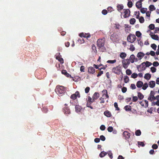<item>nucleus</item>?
Here are the masks:
<instances>
[{
	"mask_svg": "<svg viewBox=\"0 0 159 159\" xmlns=\"http://www.w3.org/2000/svg\"><path fill=\"white\" fill-rule=\"evenodd\" d=\"M57 94L60 96H62L66 92L65 88L62 86L57 85L55 89Z\"/></svg>",
	"mask_w": 159,
	"mask_h": 159,
	"instance_id": "f257e3e1",
	"label": "nucleus"
},
{
	"mask_svg": "<svg viewBox=\"0 0 159 159\" xmlns=\"http://www.w3.org/2000/svg\"><path fill=\"white\" fill-rule=\"evenodd\" d=\"M105 39L104 38L101 39H99L97 41V45L99 48L103 47L105 44Z\"/></svg>",
	"mask_w": 159,
	"mask_h": 159,
	"instance_id": "f03ea898",
	"label": "nucleus"
},
{
	"mask_svg": "<svg viewBox=\"0 0 159 159\" xmlns=\"http://www.w3.org/2000/svg\"><path fill=\"white\" fill-rule=\"evenodd\" d=\"M136 37L134 34H129L127 38V40L131 43H133L135 40Z\"/></svg>",
	"mask_w": 159,
	"mask_h": 159,
	"instance_id": "7ed1b4c3",
	"label": "nucleus"
},
{
	"mask_svg": "<svg viewBox=\"0 0 159 159\" xmlns=\"http://www.w3.org/2000/svg\"><path fill=\"white\" fill-rule=\"evenodd\" d=\"M112 71L113 73L119 75L121 71V66H118L116 67H114L112 68Z\"/></svg>",
	"mask_w": 159,
	"mask_h": 159,
	"instance_id": "20e7f679",
	"label": "nucleus"
},
{
	"mask_svg": "<svg viewBox=\"0 0 159 159\" xmlns=\"http://www.w3.org/2000/svg\"><path fill=\"white\" fill-rule=\"evenodd\" d=\"M122 63L123 67L125 69H126L127 68L128 66L129 65L130 62L129 59H127L123 60L122 61Z\"/></svg>",
	"mask_w": 159,
	"mask_h": 159,
	"instance_id": "39448f33",
	"label": "nucleus"
},
{
	"mask_svg": "<svg viewBox=\"0 0 159 159\" xmlns=\"http://www.w3.org/2000/svg\"><path fill=\"white\" fill-rule=\"evenodd\" d=\"M111 40L114 42H117L118 41L119 36L115 33H113L111 36Z\"/></svg>",
	"mask_w": 159,
	"mask_h": 159,
	"instance_id": "423d86ee",
	"label": "nucleus"
},
{
	"mask_svg": "<svg viewBox=\"0 0 159 159\" xmlns=\"http://www.w3.org/2000/svg\"><path fill=\"white\" fill-rule=\"evenodd\" d=\"M80 97V94L79 92L78 91H76L75 93L71 95L70 98L72 100H74L76 99L77 97L79 98Z\"/></svg>",
	"mask_w": 159,
	"mask_h": 159,
	"instance_id": "0eeeda50",
	"label": "nucleus"
},
{
	"mask_svg": "<svg viewBox=\"0 0 159 159\" xmlns=\"http://www.w3.org/2000/svg\"><path fill=\"white\" fill-rule=\"evenodd\" d=\"M145 65L141 64L139 65H138L137 67L139 71H140L141 70H144L146 69V68L144 67Z\"/></svg>",
	"mask_w": 159,
	"mask_h": 159,
	"instance_id": "6e6552de",
	"label": "nucleus"
},
{
	"mask_svg": "<svg viewBox=\"0 0 159 159\" xmlns=\"http://www.w3.org/2000/svg\"><path fill=\"white\" fill-rule=\"evenodd\" d=\"M65 107L63 108L64 113L66 114H70V111L69 108L67 107V105L66 104H65Z\"/></svg>",
	"mask_w": 159,
	"mask_h": 159,
	"instance_id": "1a4fd4ad",
	"label": "nucleus"
},
{
	"mask_svg": "<svg viewBox=\"0 0 159 159\" xmlns=\"http://www.w3.org/2000/svg\"><path fill=\"white\" fill-rule=\"evenodd\" d=\"M130 11L129 9L125 10L124 11V18L128 17L130 15Z\"/></svg>",
	"mask_w": 159,
	"mask_h": 159,
	"instance_id": "9d476101",
	"label": "nucleus"
},
{
	"mask_svg": "<svg viewBox=\"0 0 159 159\" xmlns=\"http://www.w3.org/2000/svg\"><path fill=\"white\" fill-rule=\"evenodd\" d=\"M79 36L80 37H83L84 38H86L87 39L90 37L91 36L89 34H86L83 33H82L79 34Z\"/></svg>",
	"mask_w": 159,
	"mask_h": 159,
	"instance_id": "9b49d317",
	"label": "nucleus"
},
{
	"mask_svg": "<svg viewBox=\"0 0 159 159\" xmlns=\"http://www.w3.org/2000/svg\"><path fill=\"white\" fill-rule=\"evenodd\" d=\"M88 71L89 73L93 74L95 72V69L93 67H89L88 68Z\"/></svg>",
	"mask_w": 159,
	"mask_h": 159,
	"instance_id": "f8f14e48",
	"label": "nucleus"
},
{
	"mask_svg": "<svg viewBox=\"0 0 159 159\" xmlns=\"http://www.w3.org/2000/svg\"><path fill=\"white\" fill-rule=\"evenodd\" d=\"M123 134L126 139H128L130 138V134L127 131H125L123 133Z\"/></svg>",
	"mask_w": 159,
	"mask_h": 159,
	"instance_id": "ddd939ff",
	"label": "nucleus"
},
{
	"mask_svg": "<svg viewBox=\"0 0 159 159\" xmlns=\"http://www.w3.org/2000/svg\"><path fill=\"white\" fill-rule=\"evenodd\" d=\"M100 96L99 93L98 92H95L92 97L93 100L97 99Z\"/></svg>",
	"mask_w": 159,
	"mask_h": 159,
	"instance_id": "4468645a",
	"label": "nucleus"
},
{
	"mask_svg": "<svg viewBox=\"0 0 159 159\" xmlns=\"http://www.w3.org/2000/svg\"><path fill=\"white\" fill-rule=\"evenodd\" d=\"M144 53L143 52H139L138 53L137 57L139 60H141L144 56Z\"/></svg>",
	"mask_w": 159,
	"mask_h": 159,
	"instance_id": "2eb2a0df",
	"label": "nucleus"
},
{
	"mask_svg": "<svg viewBox=\"0 0 159 159\" xmlns=\"http://www.w3.org/2000/svg\"><path fill=\"white\" fill-rule=\"evenodd\" d=\"M82 109V107L81 106H80L79 105H76L75 106V111L77 112H80L81 109Z\"/></svg>",
	"mask_w": 159,
	"mask_h": 159,
	"instance_id": "dca6fc26",
	"label": "nucleus"
},
{
	"mask_svg": "<svg viewBox=\"0 0 159 159\" xmlns=\"http://www.w3.org/2000/svg\"><path fill=\"white\" fill-rule=\"evenodd\" d=\"M135 59V56L134 54H132L130 55L129 61L131 63H133L134 62V59Z\"/></svg>",
	"mask_w": 159,
	"mask_h": 159,
	"instance_id": "f3484780",
	"label": "nucleus"
},
{
	"mask_svg": "<svg viewBox=\"0 0 159 159\" xmlns=\"http://www.w3.org/2000/svg\"><path fill=\"white\" fill-rule=\"evenodd\" d=\"M104 114L106 116L108 117H110L111 116V112L108 110L105 111Z\"/></svg>",
	"mask_w": 159,
	"mask_h": 159,
	"instance_id": "a211bd4d",
	"label": "nucleus"
},
{
	"mask_svg": "<svg viewBox=\"0 0 159 159\" xmlns=\"http://www.w3.org/2000/svg\"><path fill=\"white\" fill-rule=\"evenodd\" d=\"M143 85V82L141 81H138L136 83V86L138 88H140L142 87Z\"/></svg>",
	"mask_w": 159,
	"mask_h": 159,
	"instance_id": "6ab92c4d",
	"label": "nucleus"
},
{
	"mask_svg": "<svg viewBox=\"0 0 159 159\" xmlns=\"http://www.w3.org/2000/svg\"><path fill=\"white\" fill-rule=\"evenodd\" d=\"M61 73L64 75L66 77H71V76L65 70H63L61 71Z\"/></svg>",
	"mask_w": 159,
	"mask_h": 159,
	"instance_id": "aec40b11",
	"label": "nucleus"
},
{
	"mask_svg": "<svg viewBox=\"0 0 159 159\" xmlns=\"http://www.w3.org/2000/svg\"><path fill=\"white\" fill-rule=\"evenodd\" d=\"M124 6L122 4H118L117 6V9L118 11H120L123 9Z\"/></svg>",
	"mask_w": 159,
	"mask_h": 159,
	"instance_id": "412c9836",
	"label": "nucleus"
},
{
	"mask_svg": "<svg viewBox=\"0 0 159 159\" xmlns=\"http://www.w3.org/2000/svg\"><path fill=\"white\" fill-rule=\"evenodd\" d=\"M149 87L151 88H153L155 85V82L154 81H151L149 83Z\"/></svg>",
	"mask_w": 159,
	"mask_h": 159,
	"instance_id": "4be33fe9",
	"label": "nucleus"
},
{
	"mask_svg": "<svg viewBox=\"0 0 159 159\" xmlns=\"http://www.w3.org/2000/svg\"><path fill=\"white\" fill-rule=\"evenodd\" d=\"M148 99L151 102L153 100H155V97L150 94Z\"/></svg>",
	"mask_w": 159,
	"mask_h": 159,
	"instance_id": "5701e85b",
	"label": "nucleus"
},
{
	"mask_svg": "<svg viewBox=\"0 0 159 159\" xmlns=\"http://www.w3.org/2000/svg\"><path fill=\"white\" fill-rule=\"evenodd\" d=\"M136 6L138 9L141 8L142 6V2L139 1L137 2L136 3Z\"/></svg>",
	"mask_w": 159,
	"mask_h": 159,
	"instance_id": "b1692460",
	"label": "nucleus"
},
{
	"mask_svg": "<svg viewBox=\"0 0 159 159\" xmlns=\"http://www.w3.org/2000/svg\"><path fill=\"white\" fill-rule=\"evenodd\" d=\"M151 75L149 73H146L145 74L144 78L147 80H149L151 78Z\"/></svg>",
	"mask_w": 159,
	"mask_h": 159,
	"instance_id": "393cba45",
	"label": "nucleus"
},
{
	"mask_svg": "<svg viewBox=\"0 0 159 159\" xmlns=\"http://www.w3.org/2000/svg\"><path fill=\"white\" fill-rule=\"evenodd\" d=\"M144 64L146 65V66L148 67L152 65L151 62L148 61H146V62H143L142 63V65Z\"/></svg>",
	"mask_w": 159,
	"mask_h": 159,
	"instance_id": "a878e982",
	"label": "nucleus"
},
{
	"mask_svg": "<svg viewBox=\"0 0 159 159\" xmlns=\"http://www.w3.org/2000/svg\"><path fill=\"white\" fill-rule=\"evenodd\" d=\"M151 37L152 39L155 40H158L159 39V38L158 36L157 35H151Z\"/></svg>",
	"mask_w": 159,
	"mask_h": 159,
	"instance_id": "bb28decb",
	"label": "nucleus"
},
{
	"mask_svg": "<svg viewBox=\"0 0 159 159\" xmlns=\"http://www.w3.org/2000/svg\"><path fill=\"white\" fill-rule=\"evenodd\" d=\"M124 109L127 111H131V107L130 106H126L125 107Z\"/></svg>",
	"mask_w": 159,
	"mask_h": 159,
	"instance_id": "cd10ccee",
	"label": "nucleus"
},
{
	"mask_svg": "<svg viewBox=\"0 0 159 159\" xmlns=\"http://www.w3.org/2000/svg\"><path fill=\"white\" fill-rule=\"evenodd\" d=\"M56 59L58 60L59 61H60L61 63H63L64 62V60L60 56H57L56 57Z\"/></svg>",
	"mask_w": 159,
	"mask_h": 159,
	"instance_id": "c85d7f7f",
	"label": "nucleus"
},
{
	"mask_svg": "<svg viewBox=\"0 0 159 159\" xmlns=\"http://www.w3.org/2000/svg\"><path fill=\"white\" fill-rule=\"evenodd\" d=\"M92 98L91 97L89 96L88 98V99L87 101L86 105H90L92 103Z\"/></svg>",
	"mask_w": 159,
	"mask_h": 159,
	"instance_id": "c756f323",
	"label": "nucleus"
},
{
	"mask_svg": "<svg viewBox=\"0 0 159 159\" xmlns=\"http://www.w3.org/2000/svg\"><path fill=\"white\" fill-rule=\"evenodd\" d=\"M138 96L139 99L142 100L144 96L141 93L138 92Z\"/></svg>",
	"mask_w": 159,
	"mask_h": 159,
	"instance_id": "7c9ffc66",
	"label": "nucleus"
},
{
	"mask_svg": "<svg viewBox=\"0 0 159 159\" xmlns=\"http://www.w3.org/2000/svg\"><path fill=\"white\" fill-rule=\"evenodd\" d=\"M120 56L122 59H123L126 56V54L125 52H122L120 53Z\"/></svg>",
	"mask_w": 159,
	"mask_h": 159,
	"instance_id": "2f4dec72",
	"label": "nucleus"
},
{
	"mask_svg": "<svg viewBox=\"0 0 159 159\" xmlns=\"http://www.w3.org/2000/svg\"><path fill=\"white\" fill-rule=\"evenodd\" d=\"M149 9L151 11H152L153 10H155L156 9V8L153 5H150L149 7Z\"/></svg>",
	"mask_w": 159,
	"mask_h": 159,
	"instance_id": "473e14b6",
	"label": "nucleus"
},
{
	"mask_svg": "<svg viewBox=\"0 0 159 159\" xmlns=\"http://www.w3.org/2000/svg\"><path fill=\"white\" fill-rule=\"evenodd\" d=\"M107 152L103 151L102 152H101V153L100 154L99 156L101 157H102L104 156H105L106 155H107Z\"/></svg>",
	"mask_w": 159,
	"mask_h": 159,
	"instance_id": "72a5a7b5",
	"label": "nucleus"
},
{
	"mask_svg": "<svg viewBox=\"0 0 159 159\" xmlns=\"http://www.w3.org/2000/svg\"><path fill=\"white\" fill-rule=\"evenodd\" d=\"M136 20L134 18L131 19L129 20V22L131 24L134 25L135 22Z\"/></svg>",
	"mask_w": 159,
	"mask_h": 159,
	"instance_id": "f704fd0d",
	"label": "nucleus"
},
{
	"mask_svg": "<svg viewBox=\"0 0 159 159\" xmlns=\"http://www.w3.org/2000/svg\"><path fill=\"white\" fill-rule=\"evenodd\" d=\"M142 86V89L144 90H145L148 87V84L147 83H145Z\"/></svg>",
	"mask_w": 159,
	"mask_h": 159,
	"instance_id": "c9c22d12",
	"label": "nucleus"
},
{
	"mask_svg": "<svg viewBox=\"0 0 159 159\" xmlns=\"http://www.w3.org/2000/svg\"><path fill=\"white\" fill-rule=\"evenodd\" d=\"M141 134V131L139 129L137 130L135 132V134L137 136H140Z\"/></svg>",
	"mask_w": 159,
	"mask_h": 159,
	"instance_id": "e433bc0d",
	"label": "nucleus"
},
{
	"mask_svg": "<svg viewBox=\"0 0 159 159\" xmlns=\"http://www.w3.org/2000/svg\"><path fill=\"white\" fill-rule=\"evenodd\" d=\"M151 47L154 50H156L157 46L155 44L153 43L151 44Z\"/></svg>",
	"mask_w": 159,
	"mask_h": 159,
	"instance_id": "4c0bfd02",
	"label": "nucleus"
},
{
	"mask_svg": "<svg viewBox=\"0 0 159 159\" xmlns=\"http://www.w3.org/2000/svg\"><path fill=\"white\" fill-rule=\"evenodd\" d=\"M129 78L128 76H125L124 78V81L125 83H127L129 82Z\"/></svg>",
	"mask_w": 159,
	"mask_h": 159,
	"instance_id": "58836bf2",
	"label": "nucleus"
},
{
	"mask_svg": "<svg viewBox=\"0 0 159 159\" xmlns=\"http://www.w3.org/2000/svg\"><path fill=\"white\" fill-rule=\"evenodd\" d=\"M136 35L138 37H139L141 36L142 34L139 31H137L135 33Z\"/></svg>",
	"mask_w": 159,
	"mask_h": 159,
	"instance_id": "ea45409f",
	"label": "nucleus"
},
{
	"mask_svg": "<svg viewBox=\"0 0 159 159\" xmlns=\"http://www.w3.org/2000/svg\"><path fill=\"white\" fill-rule=\"evenodd\" d=\"M116 62V60L115 59L113 60H109L107 61V63L110 64H113Z\"/></svg>",
	"mask_w": 159,
	"mask_h": 159,
	"instance_id": "a19ab883",
	"label": "nucleus"
},
{
	"mask_svg": "<svg viewBox=\"0 0 159 159\" xmlns=\"http://www.w3.org/2000/svg\"><path fill=\"white\" fill-rule=\"evenodd\" d=\"M147 10V9L146 8H142L141 9L140 11L142 13L144 14L146 12Z\"/></svg>",
	"mask_w": 159,
	"mask_h": 159,
	"instance_id": "79ce46f5",
	"label": "nucleus"
},
{
	"mask_svg": "<svg viewBox=\"0 0 159 159\" xmlns=\"http://www.w3.org/2000/svg\"><path fill=\"white\" fill-rule=\"evenodd\" d=\"M139 22L141 23H143L144 21V19L143 16H141L139 18Z\"/></svg>",
	"mask_w": 159,
	"mask_h": 159,
	"instance_id": "37998d69",
	"label": "nucleus"
},
{
	"mask_svg": "<svg viewBox=\"0 0 159 159\" xmlns=\"http://www.w3.org/2000/svg\"><path fill=\"white\" fill-rule=\"evenodd\" d=\"M114 106L116 108V110L117 111L120 110V108L118 107L117 103L115 102L114 103Z\"/></svg>",
	"mask_w": 159,
	"mask_h": 159,
	"instance_id": "c03bdc74",
	"label": "nucleus"
},
{
	"mask_svg": "<svg viewBox=\"0 0 159 159\" xmlns=\"http://www.w3.org/2000/svg\"><path fill=\"white\" fill-rule=\"evenodd\" d=\"M149 28L150 30H153L155 28V25L153 24H151L149 25Z\"/></svg>",
	"mask_w": 159,
	"mask_h": 159,
	"instance_id": "a18cd8bd",
	"label": "nucleus"
},
{
	"mask_svg": "<svg viewBox=\"0 0 159 159\" xmlns=\"http://www.w3.org/2000/svg\"><path fill=\"white\" fill-rule=\"evenodd\" d=\"M42 110L43 112L44 113H46L48 111V109L46 107H43L42 108Z\"/></svg>",
	"mask_w": 159,
	"mask_h": 159,
	"instance_id": "49530a36",
	"label": "nucleus"
},
{
	"mask_svg": "<svg viewBox=\"0 0 159 159\" xmlns=\"http://www.w3.org/2000/svg\"><path fill=\"white\" fill-rule=\"evenodd\" d=\"M138 75L137 74L135 73H133L131 75V77L134 79H135L137 77Z\"/></svg>",
	"mask_w": 159,
	"mask_h": 159,
	"instance_id": "de8ad7c7",
	"label": "nucleus"
},
{
	"mask_svg": "<svg viewBox=\"0 0 159 159\" xmlns=\"http://www.w3.org/2000/svg\"><path fill=\"white\" fill-rule=\"evenodd\" d=\"M126 73L128 75H130L132 73L130 69H127L126 70Z\"/></svg>",
	"mask_w": 159,
	"mask_h": 159,
	"instance_id": "09e8293b",
	"label": "nucleus"
},
{
	"mask_svg": "<svg viewBox=\"0 0 159 159\" xmlns=\"http://www.w3.org/2000/svg\"><path fill=\"white\" fill-rule=\"evenodd\" d=\"M127 6L129 8H131L133 6V3L131 1H129L127 3Z\"/></svg>",
	"mask_w": 159,
	"mask_h": 159,
	"instance_id": "8fccbe9b",
	"label": "nucleus"
},
{
	"mask_svg": "<svg viewBox=\"0 0 159 159\" xmlns=\"http://www.w3.org/2000/svg\"><path fill=\"white\" fill-rule=\"evenodd\" d=\"M135 49V47H134V46L133 44H131L130 45V48H129V50L131 51H134Z\"/></svg>",
	"mask_w": 159,
	"mask_h": 159,
	"instance_id": "3c124183",
	"label": "nucleus"
},
{
	"mask_svg": "<svg viewBox=\"0 0 159 159\" xmlns=\"http://www.w3.org/2000/svg\"><path fill=\"white\" fill-rule=\"evenodd\" d=\"M138 144L139 145L141 146L142 147H144L145 146V144L143 143L142 142H138Z\"/></svg>",
	"mask_w": 159,
	"mask_h": 159,
	"instance_id": "603ef678",
	"label": "nucleus"
},
{
	"mask_svg": "<svg viewBox=\"0 0 159 159\" xmlns=\"http://www.w3.org/2000/svg\"><path fill=\"white\" fill-rule=\"evenodd\" d=\"M113 128L112 126H109L107 128L108 131L110 132H111L113 131Z\"/></svg>",
	"mask_w": 159,
	"mask_h": 159,
	"instance_id": "864d4df0",
	"label": "nucleus"
},
{
	"mask_svg": "<svg viewBox=\"0 0 159 159\" xmlns=\"http://www.w3.org/2000/svg\"><path fill=\"white\" fill-rule=\"evenodd\" d=\"M151 70L152 73H154L156 71V69L154 67H152L151 68Z\"/></svg>",
	"mask_w": 159,
	"mask_h": 159,
	"instance_id": "5fc2aeb1",
	"label": "nucleus"
},
{
	"mask_svg": "<svg viewBox=\"0 0 159 159\" xmlns=\"http://www.w3.org/2000/svg\"><path fill=\"white\" fill-rule=\"evenodd\" d=\"M90 89V88L89 87H87L85 89V93H88Z\"/></svg>",
	"mask_w": 159,
	"mask_h": 159,
	"instance_id": "6e6d98bb",
	"label": "nucleus"
},
{
	"mask_svg": "<svg viewBox=\"0 0 159 159\" xmlns=\"http://www.w3.org/2000/svg\"><path fill=\"white\" fill-rule=\"evenodd\" d=\"M138 98L137 96H133L132 101L133 102H136L138 100Z\"/></svg>",
	"mask_w": 159,
	"mask_h": 159,
	"instance_id": "4d7b16f0",
	"label": "nucleus"
},
{
	"mask_svg": "<svg viewBox=\"0 0 159 159\" xmlns=\"http://www.w3.org/2000/svg\"><path fill=\"white\" fill-rule=\"evenodd\" d=\"M153 65L154 66H158L159 64L157 61H154L153 63Z\"/></svg>",
	"mask_w": 159,
	"mask_h": 159,
	"instance_id": "13d9d810",
	"label": "nucleus"
},
{
	"mask_svg": "<svg viewBox=\"0 0 159 159\" xmlns=\"http://www.w3.org/2000/svg\"><path fill=\"white\" fill-rule=\"evenodd\" d=\"M99 100H100V103H104L105 102L104 98L102 97H101L99 98Z\"/></svg>",
	"mask_w": 159,
	"mask_h": 159,
	"instance_id": "bf43d9fd",
	"label": "nucleus"
},
{
	"mask_svg": "<svg viewBox=\"0 0 159 159\" xmlns=\"http://www.w3.org/2000/svg\"><path fill=\"white\" fill-rule=\"evenodd\" d=\"M100 139L102 141H104L105 140L106 138L103 135H102L100 136Z\"/></svg>",
	"mask_w": 159,
	"mask_h": 159,
	"instance_id": "052dcab7",
	"label": "nucleus"
},
{
	"mask_svg": "<svg viewBox=\"0 0 159 159\" xmlns=\"http://www.w3.org/2000/svg\"><path fill=\"white\" fill-rule=\"evenodd\" d=\"M152 148L153 149H157L158 148V146L157 144H153V145L152 146Z\"/></svg>",
	"mask_w": 159,
	"mask_h": 159,
	"instance_id": "680f3d73",
	"label": "nucleus"
},
{
	"mask_svg": "<svg viewBox=\"0 0 159 159\" xmlns=\"http://www.w3.org/2000/svg\"><path fill=\"white\" fill-rule=\"evenodd\" d=\"M102 12L103 15H106L107 14V10L104 9L102 11Z\"/></svg>",
	"mask_w": 159,
	"mask_h": 159,
	"instance_id": "e2e57ef3",
	"label": "nucleus"
},
{
	"mask_svg": "<svg viewBox=\"0 0 159 159\" xmlns=\"http://www.w3.org/2000/svg\"><path fill=\"white\" fill-rule=\"evenodd\" d=\"M106 127L103 125H101L100 127V129L102 130H104L105 129Z\"/></svg>",
	"mask_w": 159,
	"mask_h": 159,
	"instance_id": "0e129e2a",
	"label": "nucleus"
},
{
	"mask_svg": "<svg viewBox=\"0 0 159 159\" xmlns=\"http://www.w3.org/2000/svg\"><path fill=\"white\" fill-rule=\"evenodd\" d=\"M103 71L101 70L98 73V74L97 75V77H99L101 75H102V74H103Z\"/></svg>",
	"mask_w": 159,
	"mask_h": 159,
	"instance_id": "69168bd1",
	"label": "nucleus"
},
{
	"mask_svg": "<svg viewBox=\"0 0 159 159\" xmlns=\"http://www.w3.org/2000/svg\"><path fill=\"white\" fill-rule=\"evenodd\" d=\"M130 87L133 89H135L136 88L135 85L134 84H131Z\"/></svg>",
	"mask_w": 159,
	"mask_h": 159,
	"instance_id": "338daca9",
	"label": "nucleus"
},
{
	"mask_svg": "<svg viewBox=\"0 0 159 159\" xmlns=\"http://www.w3.org/2000/svg\"><path fill=\"white\" fill-rule=\"evenodd\" d=\"M153 105H156L159 106V100H157L156 102L153 103Z\"/></svg>",
	"mask_w": 159,
	"mask_h": 159,
	"instance_id": "774afa93",
	"label": "nucleus"
}]
</instances>
